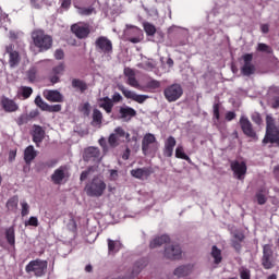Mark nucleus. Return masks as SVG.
I'll return each mask as SVG.
<instances>
[{
    "instance_id": "nucleus-1",
    "label": "nucleus",
    "mask_w": 279,
    "mask_h": 279,
    "mask_svg": "<svg viewBox=\"0 0 279 279\" xmlns=\"http://www.w3.org/2000/svg\"><path fill=\"white\" fill-rule=\"evenodd\" d=\"M263 145H276L279 147V126L276 125V120L271 116H266V133L262 141Z\"/></svg>"
},
{
    "instance_id": "nucleus-2",
    "label": "nucleus",
    "mask_w": 279,
    "mask_h": 279,
    "mask_svg": "<svg viewBox=\"0 0 279 279\" xmlns=\"http://www.w3.org/2000/svg\"><path fill=\"white\" fill-rule=\"evenodd\" d=\"M34 46L39 49L40 52L49 51L53 47V37L45 34V31L37 29L32 33Z\"/></svg>"
},
{
    "instance_id": "nucleus-3",
    "label": "nucleus",
    "mask_w": 279,
    "mask_h": 279,
    "mask_svg": "<svg viewBox=\"0 0 279 279\" xmlns=\"http://www.w3.org/2000/svg\"><path fill=\"white\" fill-rule=\"evenodd\" d=\"M106 182L99 177H94L85 186L86 195H88V197H101L104 193H106Z\"/></svg>"
},
{
    "instance_id": "nucleus-4",
    "label": "nucleus",
    "mask_w": 279,
    "mask_h": 279,
    "mask_svg": "<svg viewBox=\"0 0 279 279\" xmlns=\"http://www.w3.org/2000/svg\"><path fill=\"white\" fill-rule=\"evenodd\" d=\"M47 267H48L47 260L37 258L34 260H31L26 265L25 271H26V274H34V276H36L37 278H43V276H45V274H47Z\"/></svg>"
},
{
    "instance_id": "nucleus-5",
    "label": "nucleus",
    "mask_w": 279,
    "mask_h": 279,
    "mask_svg": "<svg viewBox=\"0 0 279 279\" xmlns=\"http://www.w3.org/2000/svg\"><path fill=\"white\" fill-rule=\"evenodd\" d=\"M184 95V89L182 88V85L174 83L170 86H168L163 90V97L167 99L169 104H173V101H178L180 97Z\"/></svg>"
},
{
    "instance_id": "nucleus-6",
    "label": "nucleus",
    "mask_w": 279,
    "mask_h": 279,
    "mask_svg": "<svg viewBox=\"0 0 279 279\" xmlns=\"http://www.w3.org/2000/svg\"><path fill=\"white\" fill-rule=\"evenodd\" d=\"M142 151L144 156L147 154H156L158 151V142H156V135L147 133L142 141Z\"/></svg>"
},
{
    "instance_id": "nucleus-7",
    "label": "nucleus",
    "mask_w": 279,
    "mask_h": 279,
    "mask_svg": "<svg viewBox=\"0 0 279 279\" xmlns=\"http://www.w3.org/2000/svg\"><path fill=\"white\" fill-rule=\"evenodd\" d=\"M262 267L264 269H274L276 267V257H274L271 244H265L263 246Z\"/></svg>"
},
{
    "instance_id": "nucleus-8",
    "label": "nucleus",
    "mask_w": 279,
    "mask_h": 279,
    "mask_svg": "<svg viewBox=\"0 0 279 279\" xmlns=\"http://www.w3.org/2000/svg\"><path fill=\"white\" fill-rule=\"evenodd\" d=\"M95 47L104 56H112L113 53L112 40L106 36L98 37L95 41Z\"/></svg>"
},
{
    "instance_id": "nucleus-9",
    "label": "nucleus",
    "mask_w": 279,
    "mask_h": 279,
    "mask_svg": "<svg viewBox=\"0 0 279 279\" xmlns=\"http://www.w3.org/2000/svg\"><path fill=\"white\" fill-rule=\"evenodd\" d=\"M230 167L236 180H245V175H247V163L245 161L232 160Z\"/></svg>"
},
{
    "instance_id": "nucleus-10",
    "label": "nucleus",
    "mask_w": 279,
    "mask_h": 279,
    "mask_svg": "<svg viewBox=\"0 0 279 279\" xmlns=\"http://www.w3.org/2000/svg\"><path fill=\"white\" fill-rule=\"evenodd\" d=\"M243 65L241 68V73L245 77H250V75H254L256 73V65L252 63V60H254L253 53H245L242 56Z\"/></svg>"
},
{
    "instance_id": "nucleus-11",
    "label": "nucleus",
    "mask_w": 279,
    "mask_h": 279,
    "mask_svg": "<svg viewBox=\"0 0 279 279\" xmlns=\"http://www.w3.org/2000/svg\"><path fill=\"white\" fill-rule=\"evenodd\" d=\"M119 90H121L122 95H124V97L126 99H132V101H136V104H145V101H147V99H149L148 95H138L128 88H125V86L120 85Z\"/></svg>"
},
{
    "instance_id": "nucleus-12",
    "label": "nucleus",
    "mask_w": 279,
    "mask_h": 279,
    "mask_svg": "<svg viewBox=\"0 0 279 279\" xmlns=\"http://www.w3.org/2000/svg\"><path fill=\"white\" fill-rule=\"evenodd\" d=\"M71 32L78 38L83 40L84 38H88L90 35V25L88 24H74L71 26Z\"/></svg>"
},
{
    "instance_id": "nucleus-13",
    "label": "nucleus",
    "mask_w": 279,
    "mask_h": 279,
    "mask_svg": "<svg viewBox=\"0 0 279 279\" xmlns=\"http://www.w3.org/2000/svg\"><path fill=\"white\" fill-rule=\"evenodd\" d=\"M163 255L169 260H180L182 258V247L178 244L169 245L165 248Z\"/></svg>"
},
{
    "instance_id": "nucleus-14",
    "label": "nucleus",
    "mask_w": 279,
    "mask_h": 279,
    "mask_svg": "<svg viewBox=\"0 0 279 279\" xmlns=\"http://www.w3.org/2000/svg\"><path fill=\"white\" fill-rule=\"evenodd\" d=\"M240 128L245 136H248V138H256V131H254V126L247 117L242 116L240 118Z\"/></svg>"
},
{
    "instance_id": "nucleus-15",
    "label": "nucleus",
    "mask_w": 279,
    "mask_h": 279,
    "mask_svg": "<svg viewBox=\"0 0 279 279\" xmlns=\"http://www.w3.org/2000/svg\"><path fill=\"white\" fill-rule=\"evenodd\" d=\"M83 158L86 162H90V160L99 162L101 160V151L97 147H88L85 149Z\"/></svg>"
},
{
    "instance_id": "nucleus-16",
    "label": "nucleus",
    "mask_w": 279,
    "mask_h": 279,
    "mask_svg": "<svg viewBox=\"0 0 279 279\" xmlns=\"http://www.w3.org/2000/svg\"><path fill=\"white\" fill-rule=\"evenodd\" d=\"M151 173H154L153 167H143L131 170L132 178H135L136 180H147Z\"/></svg>"
},
{
    "instance_id": "nucleus-17",
    "label": "nucleus",
    "mask_w": 279,
    "mask_h": 279,
    "mask_svg": "<svg viewBox=\"0 0 279 279\" xmlns=\"http://www.w3.org/2000/svg\"><path fill=\"white\" fill-rule=\"evenodd\" d=\"M31 135L33 136V143H35L36 147H40V143L45 141V131L43 130V126L38 124L33 125Z\"/></svg>"
},
{
    "instance_id": "nucleus-18",
    "label": "nucleus",
    "mask_w": 279,
    "mask_h": 279,
    "mask_svg": "<svg viewBox=\"0 0 279 279\" xmlns=\"http://www.w3.org/2000/svg\"><path fill=\"white\" fill-rule=\"evenodd\" d=\"M7 53H9V65L11 69H15V66L21 64V54L19 51L13 50L12 46L7 47Z\"/></svg>"
},
{
    "instance_id": "nucleus-19",
    "label": "nucleus",
    "mask_w": 279,
    "mask_h": 279,
    "mask_svg": "<svg viewBox=\"0 0 279 279\" xmlns=\"http://www.w3.org/2000/svg\"><path fill=\"white\" fill-rule=\"evenodd\" d=\"M44 97L47 101H51L53 104H62L64 101V96H62L59 90H45Z\"/></svg>"
},
{
    "instance_id": "nucleus-20",
    "label": "nucleus",
    "mask_w": 279,
    "mask_h": 279,
    "mask_svg": "<svg viewBox=\"0 0 279 279\" xmlns=\"http://www.w3.org/2000/svg\"><path fill=\"white\" fill-rule=\"evenodd\" d=\"M64 178H66V167L61 166L51 174V182L54 184H62Z\"/></svg>"
},
{
    "instance_id": "nucleus-21",
    "label": "nucleus",
    "mask_w": 279,
    "mask_h": 279,
    "mask_svg": "<svg viewBox=\"0 0 279 279\" xmlns=\"http://www.w3.org/2000/svg\"><path fill=\"white\" fill-rule=\"evenodd\" d=\"M64 63H60L59 65L52 68V71L49 76V81L51 84H58L60 82V75L64 73Z\"/></svg>"
},
{
    "instance_id": "nucleus-22",
    "label": "nucleus",
    "mask_w": 279,
    "mask_h": 279,
    "mask_svg": "<svg viewBox=\"0 0 279 279\" xmlns=\"http://www.w3.org/2000/svg\"><path fill=\"white\" fill-rule=\"evenodd\" d=\"M177 143L175 137L171 135L166 140L163 148V156H166V158H171V156H173V149Z\"/></svg>"
},
{
    "instance_id": "nucleus-23",
    "label": "nucleus",
    "mask_w": 279,
    "mask_h": 279,
    "mask_svg": "<svg viewBox=\"0 0 279 279\" xmlns=\"http://www.w3.org/2000/svg\"><path fill=\"white\" fill-rule=\"evenodd\" d=\"M120 119L124 121H131L133 117H136V111L132 107H120L119 109Z\"/></svg>"
},
{
    "instance_id": "nucleus-24",
    "label": "nucleus",
    "mask_w": 279,
    "mask_h": 279,
    "mask_svg": "<svg viewBox=\"0 0 279 279\" xmlns=\"http://www.w3.org/2000/svg\"><path fill=\"white\" fill-rule=\"evenodd\" d=\"M0 105L2 106L4 112H16V110H19V105H16L15 101L10 98H2Z\"/></svg>"
},
{
    "instance_id": "nucleus-25",
    "label": "nucleus",
    "mask_w": 279,
    "mask_h": 279,
    "mask_svg": "<svg viewBox=\"0 0 279 279\" xmlns=\"http://www.w3.org/2000/svg\"><path fill=\"white\" fill-rule=\"evenodd\" d=\"M191 271H193V265L189 264L175 268L173 275L177 276V278H184L190 276Z\"/></svg>"
},
{
    "instance_id": "nucleus-26",
    "label": "nucleus",
    "mask_w": 279,
    "mask_h": 279,
    "mask_svg": "<svg viewBox=\"0 0 279 279\" xmlns=\"http://www.w3.org/2000/svg\"><path fill=\"white\" fill-rule=\"evenodd\" d=\"M99 108H104L107 114H110L112 112V108H114V104L110 97L106 96L99 99Z\"/></svg>"
},
{
    "instance_id": "nucleus-27",
    "label": "nucleus",
    "mask_w": 279,
    "mask_h": 279,
    "mask_svg": "<svg viewBox=\"0 0 279 279\" xmlns=\"http://www.w3.org/2000/svg\"><path fill=\"white\" fill-rule=\"evenodd\" d=\"M171 241V238H169V235H161V236H158V238H155L150 244H149V247L151 250H156V247H160L161 245H165L167 243H169Z\"/></svg>"
},
{
    "instance_id": "nucleus-28",
    "label": "nucleus",
    "mask_w": 279,
    "mask_h": 279,
    "mask_svg": "<svg viewBox=\"0 0 279 279\" xmlns=\"http://www.w3.org/2000/svg\"><path fill=\"white\" fill-rule=\"evenodd\" d=\"M36 156H38V154L36 153V149H34L33 145H29L28 147L25 148L24 160L26 165H31L32 161L36 159Z\"/></svg>"
},
{
    "instance_id": "nucleus-29",
    "label": "nucleus",
    "mask_w": 279,
    "mask_h": 279,
    "mask_svg": "<svg viewBox=\"0 0 279 279\" xmlns=\"http://www.w3.org/2000/svg\"><path fill=\"white\" fill-rule=\"evenodd\" d=\"M72 88H74V90H80L81 93H86V90H88V84L80 78H73Z\"/></svg>"
},
{
    "instance_id": "nucleus-30",
    "label": "nucleus",
    "mask_w": 279,
    "mask_h": 279,
    "mask_svg": "<svg viewBox=\"0 0 279 279\" xmlns=\"http://www.w3.org/2000/svg\"><path fill=\"white\" fill-rule=\"evenodd\" d=\"M5 239H7V242L9 243V245H15L16 235H15L14 227H9L5 230Z\"/></svg>"
},
{
    "instance_id": "nucleus-31",
    "label": "nucleus",
    "mask_w": 279,
    "mask_h": 279,
    "mask_svg": "<svg viewBox=\"0 0 279 279\" xmlns=\"http://www.w3.org/2000/svg\"><path fill=\"white\" fill-rule=\"evenodd\" d=\"M107 241L109 254H117V252L121 250V241H114L111 239H108Z\"/></svg>"
},
{
    "instance_id": "nucleus-32",
    "label": "nucleus",
    "mask_w": 279,
    "mask_h": 279,
    "mask_svg": "<svg viewBox=\"0 0 279 279\" xmlns=\"http://www.w3.org/2000/svg\"><path fill=\"white\" fill-rule=\"evenodd\" d=\"M92 119H93L92 125H101L104 121V113H101L99 109H94Z\"/></svg>"
},
{
    "instance_id": "nucleus-33",
    "label": "nucleus",
    "mask_w": 279,
    "mask_h": 279,
    "mask_svg": "<svg viewBox=\"0 0 279 279\" xmlns=\"http://www.w3.org/2000/svg\"><path fill=\"white\" fill-rule=\"evenodd\" d=\"M5 206L8 210H10L11 213H14V210L19 208V196H13L9 198Z\"/></svg>"
},
{
    "instance_id": "nucleus-34",
    "label": "nucleus",
    "mask_w": 279,
    "mask_h": 279,
    "mask_svg": "<svg viewBox=\"0 0 279 279\" xmlns=\"http://www.w3.org/2000/svg\"><path fill=\"white\" fill-rule=\"evenodd\" d=\"M211 256L214 257L215 265H219V263H221V260H223V257L221 256V250H219V247H217V245H214L211 247Z\"/></svg>"
},
{
    "instance_id": "nucleus-35",
    "label": "nucleus",
    "mask_w": 279,
    "mask_h": 279,
    "mask_svg": "<svg viewBox=\"0 0 279 279\" xmlns=\"http://www.w3.org/2000/svg\"><path fill=\"white\" fill-rule=\"evenodd\" d=\"M175 158H179L180 160H186V162H192L191 157L189 155L184 154V147L178 146L175 148Z\"/></svg>"
},
{
    "instance_id": "nucleus-36",
    "label": "nucleus",
    "mask_w": 279,
    "mask_h": 279,
    "mask_svg": "<svg viewBox=\"0 0 279 279\" xmlns=\"http://www.w3.org/2000/svg\"><path fill=\"white\" fill-rule=\"evenodd\" d=\"M144 31L147 36H154L156 34V26L149 22L144 23Z\"/></svg>"
},
{
    "instance_id": "nucleus-37",
    "label": "nucleus",
    "mask_w": 279,
    "mask_h": 279,
    "mask_svg": "<svg viewBox=\"0 0 279 279\" xmlns=\"http://www.w3.org/2000/svg\"><path fill=\"white\" fill-rule=\"evenodd\" d=\"M255 197H256L257 204H259V206H264V204H267V196H265V193H263V190H259L255 194Z\"/></svg>"
},
{
    "instance_id": "nucleus-38",
    "label": "nucleus",
    "mask_w": 279,
    "mask_h": 279,
    "mask_svg": "<svg viewBox=\"0 0 279 279\" xmlns=\"http://www.w3.org/2000/svg\"><path fill=\"white\" fill-rule=\"evenodd\" d=\"M34 93V89L32 87L22 86L21 88V95L23 99H29L32 97V94Z\"/></svg>"
},
{
    "instance_id": "nucleus-39",
    "label": "nucleus",
    "mask_w": 279,
    "mask_h": 279,
    "mask_svg": "<svg viewBox=\"0 0 279 279\" xmlns=\"http://www.w3.org/2000/svg\"><path fill=\"white\" fill-rule=\"evenodd\" d=\"M257 51H260L262 53H274V50L267 44L263 43L257 45Z\"/></svg>"
},
{
    "instance_id": "nucleus-40",
    "label": "nucleus",
    "mask_w": 279,
    "mask_h": 279,
    "mask_svg": "<svg viewBox=\"0 0 279 279\" xmlns=\"http://www.w3.org/2000/svg\"><path fill=\"white\" fill-rule=\"evenodd\" d=\"M108 143L110 147H117L119 145V136H117L114 133H111L109 135Z\"/></svg>"
},
{
    "instance_id": "nucleus-41",
    "label": "nucleus",
    "mask_w": 279,
    "mask_h": 279,
    "mask_svg": "<svg viewBox=\"0 0 279 279\" xmlns=\"http://www.w3.org/2000/svg\"><path fill=\"white\" fill-rule=\"evenodd\" d=\"M160 87V81L151 80L146 84V88H149L150 90H156Z\"/></svg>"
},
{
    "instance_id": "nucleus-42",
    "label": "nucleus",
    "mask_w": 279,
    "mask_h": 279,
    "mask_svg": "<svg viewBox=\"0 0 279 279\" xmlns=\"http://www.w3.org/2000/svg\"><path fill=\"white\" fill-rule=\"evenodd\" d=\"M93 12H95V8H93V7L80 9V14H82L83 16H90V14H93Z\"/></svg>"
},
{
    "instance_id": "nucleus-43",
    "label": "nucleus",
    "mask_w": 279,
    "mask_h": 279,
    "mask_svg": "<svg viewBox=\"0 0 279 279\" xmlns=\"http://www.w3.org/2000/svg\"><path fill=\"white\" fill-rule=\"evenodd\" d=\"M29 122V117L27 114H22L16 119L17 125H25V123Z\"/></svg>"
},
{
    "instance_id": "nucleus-44",
    "label": "nucleus",
    "mask_w": 279,
    "mask_h": 279,
    "mask_svg": "<svg viewBox=\"0 0 279 279\" xmlns=\"http://www.w3.org/2000/svg\"><path fill=\"white\" fill-rule=\"evenodd\" d=\"M21 206H22V211H21L22 217H27V215H29V204H27V202H23L21 203Z\"/></svg>"
},
{
    "instance_id": "nucleus-45",
    "label": "nucleus",
    "mask_w": 279,
    "mask_h": 279,
    "mask_svg": "<svg viewBox=\"0 0 279 279\" xmlns=\"http://www.w3.org/2000/svg\"><path fill=\"white\" fill-rule=\"evenodd\" d=\"M85 117H90V102H85L81 109Z\"/></svg>"
},
{
    "instance_id": "nucleus-46",
    "label": "nucleus",
    "mask_w": 279,
    "mask_h": 279,
    "mask_svg": "<svg viewBox=\"0 0 279 279\" xmlns=\"http://www.w3.org/2000/svg\"><path fill=\"white\" fill-rule=\"evenodd\" d=\"M38 218L32 216L28 221L25 222V226H33L34 228H38Z\"/></svg>"
},
{
    "instance_id": "nucleus-47",
    "label": "nucleus",
    "mask_w": 279,
    "mask_h": 279,
    "mask_svg": "<svg viewBox=\"0 0 279 279\" xmlns=\"http://www.w3.org/2000/svg\"><path fill=\"white\" fill-rule=\"evenodd\" d=\"M126 84L133 88H138V81L136 80V75L129 77Z\"/></svg>"
},
{
    "instance_id": "nucleus-48",
    "label": "nucleus",
    "mask_w": 279,
    "mask_h": 279,
    "mask_svg": "<svg viewBox=\"0 0 279 279\" xmlns=\"http://www.w3.org/2000/svg\"><path fill=\"white\" fill-rule=\"evenodd\" d=\"M113 134H116L118 138H125V130L121 126L116 128Z\"/></svg>"
},
{
    "instance_id": "nucleus-49",
    "label": "nucleus",
    "mask_w": 279,
    "mask_h": 279,
    "mask_svg": "<svg viewBox=\"0 0 279 279\" xmlns=\"http://www.w3.org/2000/svg\"><path fill=\"white\" fill-rule=\"evenodd\" d=\"M90 171H93V167H89L87 170H84L81 173V177H80L81 182H84L85 180L88 179V175H90Z\"/></svg>"
},
{
    "instance_id": "nucleus-50",
    "label": "nucleus",
    "mask_w": 279,
    "mask_h": 279,
    "mask_svg": "<svg viewBox=\"0 0 279 279\" xmlns=\"http://www.w3.org/2000/svg\"><path fill=\"white\" fill-rule=\"evenodd\" d=\"M111 101H112V104H119V102L123 101V96H121V94L116 92L111 97Z\"/></svg>"
},
{
    "instance_id": "nucleus-51",
    "label": "nucleus",
    "mask_w": 279,
    "mask_h": 279,
    "mask_svg": "<svg viewBox=\"0 0 279 279\" xmlns=\"http://www.w3.org/2000/svg\"><path fill=\"white\" fill-rule=\"evenodd\" d=\"M219 108H221V105H219V102L214 104V117L215 119H217V121H219L220 119V113H219Z\"/></svg>"
},
{
    "instance_id": "nucleus-52",
    "label": "nucleus",
    "mask_w": 279,
    "mask_h": 279,
    "mask_svg": "<svg viewBox=\"0 0 279 279\" xmlns=\"http://www.w3.org/2000/svg\"><path fill=\"white\" fill-rule=\"evenodd\" d=\"M27 77L29 80V82H35L36 81V69H31L27 72Z\"/></svg>"
},
{
    "instance_id": "nucleus-53",
    "label": "nucleus",
    "mask_w": 279,
    "mask_h": 279,
    "mask_svg": "<svg viewBox=\"0 0 279 279\" xmlns=\"http://www.w3.org/2000/svg\"><path fill=\"white\" fill-rule=\"evenodd\" d=\"M62 105H49L48 112H60Z\"/></svg>"
},
{
    "instance_id": "nucleus-54",
    "label": "nucleus",
    "mask_w": 279,
    "mask_h": 279,
    "mask_svg": "<svg viewBox=\"0 0 279 279\" xmlns=\"http://www.w3.org/2000/svg\"><path fill=\"white\" fill-rule=\"evenodd\" d=\"M56 60H63L64 59V50L57 49L54 52Z\"/></svg>"
},
{
    "instance_id": "nucleus-55",
    "label": "nucleus",
    "mask_w": 279,
    "mask_h": 279,
    "mask_svg": "<svg viewBox=\"0 0 279 279\" xmlns=\"http://www.w3.org/2000/svg\"><path fill=\"white\" fill-rule=\"evenodd\" d=\"M124 75L129 80L130 77H134L136 75V73H134V70H132L130 68H125L124 69Z\"/></svg>"
},
{
    "instance_id": "nucleus-56",
    "label": "nucleus",
    "mask_w": 279,
    "mask_h": 279,
    "mask_svg": "<svg viewBox=\"0 0 279 279\" xmlns=\"http://www.w3.org/2000/svg\"><path fill=\"white\" fill-rule=\"evenodd\" d=\"M252 121H254V123H256L257 125H260V123H263V119L258 113L252 116Z\"/></svg>"
},
{
    "instance_id": "nucleus-57",
    "label": "nucleus",
    "mask_w": 279,
    "mask_h": 279,
    "mask_svg": "<svg viewBox=\"0 0 279 279\" xmlns=\"http://www.w3.org/2000/svg\"><path fill=\"white\" fill-rule=\"evenodd\" d=\"M233 236H234L235 241H238L240 243H243V241H245V234H243L241 232L234 233Z\"/></svg>"
},
{
    "instance_id": "nucleus-58",
    "label": "nucleus",
    "mask_w": 279,
    "mask_h": 279,
    "mask_svg": "<svg viewBox=\"0 0 279 279\" xmlns=\"http://www.w3.org/2000/svg\"><path fill=\"white\" fill-rule=\"evenodd\" d=\"M68 228L72 231V232H77V222H75V220H71L68 225Z\"/></svg>"
},
{
    "instance_id": "nucleus-59",
    "label": "nucleus",
    "mask_w": 279,
    "mask_h": 279,
    "mask_svg": "<svg viewBox=\"0 0 279 279\" xmlns=\"http://www.w3.org/2000/svg\"><path fill=\"white\" fill-rule=\"evenodd\" d=\"M240 277L241 279H251L250 270L243 269L242 271H240Z\"/></svg>"
},
{
    "instance_id": "nucleus-60",
    "label": "nucleus",
    "mask_w": 279,
    "mask_h": 279,
    "mask_svg": "<svg viewBox=\"0 0 279 279\" xmlns=\"http://www.w3.org/2000/svg\"><path fill=\"white\" fill-rule=\"evenodd\" d=\"M62 10H69L71 8V0H61Z\"/></svg>"
},
{
    "instance_id": "nucleus-61",
    "label": "nucleus",
    "mask_w": 279,
    "mask_h": 279,
    "mask_svg": "<svg viewBox=\"0 0 279 279\" xmlns=\"http://www.w3.org/2000/svg\"><path fill=\"white\" fill-rule=\"evenodd\" d=\"M226 119L227 121H233V119H236V113H234V111H228L226 113Z\"/></svg>"
},
{
    "instance_id": "nucleus-62",
    "label": "nucleus",
    "mask_w": 279,
    "mask_h": 279,
    "mask_svg": "<svg viewBox=\"0 0 279 279\" xmlns=\"http://www.w3.org/2000/svg\"><path fill=\"white\" fill-rule=\"evenodd\" d=\"M232 247L234 248L235 252H241V242L234 240L232 242Z\"/></svg>"
},
{
    "instance_id": "nucleus-63",
    "label": "nucleus",
    "mask_w": 279,
    "mask_h": 279,
    "mask_svg": "<svg viewBox=\"0 0 279 279\" xmlns=\"http://www.w3.org/2000/svg\"><path fill=\"white\" fill-rule=\"evenodd\" d=\"M260 32L263 34H269V24H262L260 25Z\"/></svg>"
},
{
    "instance_id": "nucleus-64",
    "label": "nucleus",
    "mask_w": 279,
    "mask_h": 279,
    "mask_svg": "<svg viewBox=\"0 0 279 279\" xmlns=\"http://www.w3.org/2000/svg\"><path fill=\"white\" fill-rule=\"evenodd\" d=\"M31 4L33 8H35V10H40L41 8L40 2L38 0H31Z\"/></svg>"
}]
</instances>
